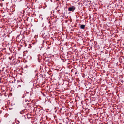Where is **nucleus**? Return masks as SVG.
<instances>
[{"instance_id":"obj_1","label":"nucleus","mask_w":124,"mask_h":124,"mask_svg":"<svg viewBox=\"0 0 124 124\" xmlns=\"http://www.w3.org/2000/svg\"><path fill=\"white\" fill-rule=\"evenodd\" d=\"M76 9V8L74 6H72L68 8V10L70 11L73 12Z\"/></svg>"},{"instance_id":"obj_2","label":"nucleus","mask_w":124,"mask_h":124,"mask_svg":"<svg viewBox=\"0 0 124 124\" xmlns=\"http://www.w3.org/2000/svg\"><path fill=\"white\" fill-rule=\"evenodd\" d=\"M85 25H80V27L82 29H85Z\"/></svg>"},{"instance_id":"obj_3","label":"nucleus","mask_w":124,"mask_h":124,"mask_svg":"<svg viewBox=\"0 0 124 124\" xmlns=\"http://www.w3.org/2000/svg\"><path fill=\"white\" fill-rule=\"evenodd\" d=\"M38 60L39 61V60H41V59H40V57H39L40 56V54H39L38 55Z\"/></svg>"},{"instance_id":"obj_4","label":"nucleus","mask_w":124,"mask_h":124,"mask_svg":"<svg viewBox=\"0 0 124 124\" xmlns=\"http://www.w3.org/2000/svg\"><path fill=\"white\" fill-rule=\"evenodd\" d=\"M18 121V123H19V121Z\"/></svg>"}]
</instances>
